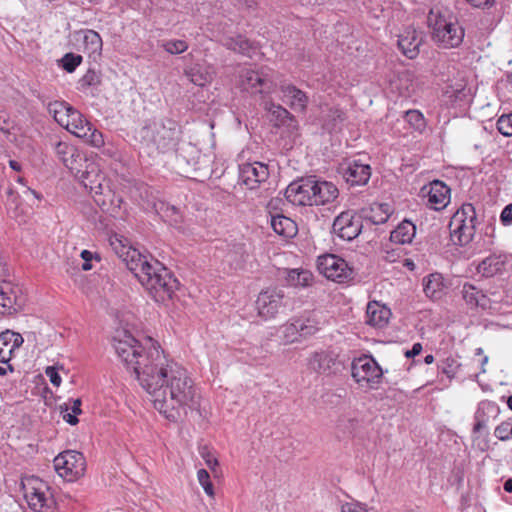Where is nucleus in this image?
Instances as JSON below:
<instances>
[{
    "mask_svg": "<svg viewBox=\"0 0 512 512\" xmlns=\"http://www.w3.org/2000/svg\"><path fill=\"white\" fill-rule=\"evenodd\" d=\"M185 75L190 82L197 86H204L210 80L208 73L203 71L201 67L197 65L185 70Z\"/></svg>",
    "mask_w": 512,
    "mask_h": 512,
    "instance_id": "obj_43",
    "label": "nucleus"
},
{
    "mask_svg": "<svg viewBox=\"0 0 512 512\" xmlns=\"http://www.w3.org/2000/svg\"><path fill=\"white\" fill-rule=\"evenodd\" d=\"M24 304L21 290L9 281L0 282V313L10 314Z\"/></svg>",
    "mask_w": 512,
    "mask_h": 512,
    "instance_id": "obj_17",
    "label": "nucleus"
},
{
    "mask_svg": "<svg viewBox=\"0 0 512 512\" xmlns=\"http://www.w3.org/2000/svg\"><path fill=\"white\" fill-rule=\"evenodd\" d=\"M201 456L210 469L214 470V468L218 465V460L209 451H207L206 448L201 451Z\"/></svg>",
    "mask_w": 512,
    "mask_h": 512,
    "instance_id": "obj_59",
    "label": "nucleus"
},
{
    "mask_svg": "<svg viewBox=\"0 0 512 512\" xmlns=\"http://www.w3.org/2000/svg\"><path fill=\"white\" fill-rule=\"evenodd\" d=\"M421 43L422 38L415 30L405 31L398 39L399 49L409 59H414L418 56Z\"/></svg>",
    "mask_w": 512,
    "mask_h": 512,
    "instance_id": "obj_30",
    "label": "nucleus"
},
{
    "mask_svg": "<svg viewBox=\"0 0 512 512\" xmlns=\"http://www.w3.org/2000/svg\"><path fill=\"white\" fill-rule=\"evenodd\" d=\"M460 364L456 359L447 357L439 365L438 369L441 373L445 374L448 378H453L459 368Z\"/></svg>",
    "mask_w": 512,
    "mask_h": 512,
    "instance_id": "obj_47",
    "label": "nucleus"
},
{
    "mask_svg": "<svg viewBox=\"0 0 512 512\" xmlns=\"http://www.w3.org/2000/svg\"><path fill=\"white\" fill-rule=\"evenodd\" d=\"M93 199L102 211L110 214L117 213L122 203V198L117 196L109 185L100 195L93 196Z\"/></svg>",
    "mask_w": 512,
    "mask_h": 512,
    "instance_id": "obj_32",
    "label": "nucleus"
},
{
    "mask_svg": "<svg viewBox=\"0 0 512 512\" xmlns=\"http://www.w3.org/2000/svg\"><path fill=\"white\" fill-rule=\"evenodd\" d=\"M318 321L312 316H301L294 319V326L291 329L298 330L300 337L314 335L319 330Z\"/></svg>",
    "mask_w": 512,
    "mask_h": 512,
    "instance_id": "obj_38",
    "label": "nucleus"
},
{
    "mask_svg": "<svg viewBox=\"0 0 512 512\" xmlns=\"http://www.w3.org/2000/svg\"><path fill=\"white\" fill-rule=\"evenodd\" d=\"M241 85L243 89L253 93H269L272 82L267 75L260 71L245 69L241 75Z\"/></svg>",
    "mask_w": 512,
    "mask_h": 512,
    "instance_id": "obj_19",
    "label": "nucleus"
},
{
    "mask_svg": "<svg viewBox=\"0 0 512 512\" xmlns=\"http://www.w3.org/2000/svg\"><path fill=\"white\" fill-rule=\"evenodd\" d=\"M161 153L173 151L179 143L181 128L172 119H163L147 128V136Z\"/></svg>",
    "mask_w": 512,
    "mask_h": 512,
    "instance_id": "obj_6",
    "label": "nucleus"
},
{
    "mask_svg": "<svg viewBox=\"0 0 512 512\" xmlns=\"http://www.w3.org/2000/svg\"><path fill=\"white\" fill-rule=\"evenodd\" d=\"M176 166L183 173L189 172L188 167L190 166V161L185 158L182 152L179 151L176 153Z\"/></svg>",
    "mask_w": 512,
    "mask_h": 512,
    "instance_id": "obj_58",
    "label": "nucleus"
},
{
    "mask_svg": "<svg viewBox=\"0 0 512 512\" xmlns=\"http://www.w3.org/2000/svg\"><path fill=\"white\" fill-rule=\"evenodd\" d=\"M496 125L499 133L504 136H512V113L500 116Z\"/></svg>",
    "mask_w": 512,
    "mask_h": 512,
    "instance_id": "obj_49",
    "label": "nucleus"
},
{
    "mask_svg": "<svg viewBox=\"0 0 512 512\" xmlns=\"http://www.w3.org/2000/svg\"><path fill=\"white\" fill-rule=\"evenodd\" d=\"M80 83L82 87L98 86L101 83V78L96 71L89 69L80 79Z\"/></svg>",
    "mask_w": 512,
    "mask_h": 512,
    "instance_id": "obj_51",
    "label": "nucleus"
},
{
    "mask_svg": "<svg viewBox=\"0 0 512 512\" xmlns=\"http://www.w3.org/2000/svg\"><path fill=\"white\" fill-rule=\"evenodd\" d=\"M266 109L271 115V121L274 122V126L280 127L285 125L288 120H293V115L281 105L270 103L266 106Z\"/></svg>",
    "mask_w": 512,
    "mask_h": 512,
    "instance_id": "obj_40",
    "label": "nucleus"
},
{
    "mask_svg": "<svg viewBox=\"0 0 512 512\" xmlns=\"http://www.w3.org/2000/svg\"><path fill=\"white\" fill-rule=\"evenodd\" d=\"M56 472L72 481L85 472V458L82 453L74 450H67L57 455L53 460Z\"/></svg>",
    "mask_w": 512,
    "mask_h": 512,
    "instance_id": "obj_10",
    "label": "nucleus"
},
{
    "mask_svg": "<svg viewBox=\"0 0 512 512\" xmlns=\"http://www.w3.org/2000/svg\"><path fill=\"white\" fill-rule=\"evenodd\" d=\"M221 42L227 49L249 57L256 49L254 44L242 35L225 36Z\"/></svg>",
    "mask_w": 512,
    "mask_h": 512,
    "instance_id": "obj_33",
    "label": "nucleus"
},
{
    "mask_svg": "<svg viewBox=\"0 0 512 512\" xmlns=\"http://www.w3.org/2000/svg\"><path fill=\"white\" fill-rule=\"evenodd\" d=\"M500 221L504 226H509L512 224V203L506 205L501 214Z\"/></svg>",
    "mask_w": 512,
    "mask_h": 512,
    "instance_id": "obj_57",
    "label": "nucleus"
},
{
    "mask_svg": "<svg viewBox=\"0 0 512 512\" xmlns=\"http://www.w3.org/2000/svg\"><path fill=\"white\" fill-rule=\"evenodd\" d=\"M82 56L72 52L66 53L60 60V66L68 73H72L82 63Z\"/></svg>",
    "mask_w": 512,
    "mask_h": 512,
    "instance_id": "obj_44",
    "label": "nucleus"
},
{
    "mask_svg": "<svg viewBox=\"0 0 512 512\" xmlns=\"http://www.w3.org/2000/svg\"><path fill=\"white\" fill-rule=\"evenodd\" d=\"M74 39L76 41H81L84 46V52H86L89 57H98L102 52V38L101 36L94 30L91 29H81L75 31Z\"/></svg>",
    "mask_w": 512,
    "mask_h": 512,
    "instance_id": "obj_21",
    "label": "nucleus"
},
{
    "mask_svg": "<svg viewBox=\"0 0 512 512\" xmlns=\"http://www.w3.org/2000/svg\"><path fill=\"white\" fill-rule=\"evenodd\" d=\"M447 290V285L440 273H432L423 278V291L425 295L433 300H440Z\"/></svg>",
    "mask_w": 512,
    "mask_h": 512,
    "instance_id": "obj_29",
    "label": "nucleus"
},
{
    "mask_svg": "<svg viewBox=\"0 0 512 512\" xmlns=\"http://www.w3.org/2000/svg\"><path fill=\"white\" fill-rule=\"evenodd\" d=\"M271 227L273 230L281 236L291 238L297 233L296 223L289 217L284 215H272L271 216Z\"/></svg>",
    "mask_w": 512,
    "mask_h": 512,
    "instance_id": "obj_35",
    "label": "nucleus"
},
{
    "mask_svg": "<svg viewBox=\"0 0 512 512\" xmlns=\"http://www.w3.org/2000/svg\"><path fill=\"white\" fill-rule=\"evenodd\" d=\"M477 224L475 207L471 203H464L450 221V235L454 244L464 246L472 241Z\"/></svg>",
    "mask_w": 512,
    "mask_h": 512,
    "instance_id": "obj_5",
    "label": "nucleus"
},
{
    "mask_svg": "<svg viewBox=\"0 0 512 512\" xmlns=\"http://www.w3.org/2000/svg\"><path fill=\"white\" fill-rule=\"evenodd\" d=\"M68 110L76 109L65 102H55L49 106V112L53 114L54 119L65 128L66 121H68V115H70V111Z\"/></svg>",
    "mask_w": 512,
    "mask_h": 512,
    "instance_id": "obj_42",
    "label": "nucleus"
},
{
    "mask_svg": "<svg viewBox=\"0 0 512 512\" xmlns=\"http://www.w3.org/2000/svg\"><path fill=\"white\" fill-rule=\"evenodd\" d=\"M336 355L329 351H316L308 359V367L319 374H331L337 370Z\"/></svg>",
    "mask_w": 512,
    "mask_h": 512,
    "instance_id": "obj_20",
    "label": "nucleus"
},
{
    "mask_svg": "<svg viewBox=\"0 0 512 512\" xmlns=\"http://www.w3.org/2000/svg\"><path fill=\"white\" fill-rule=\"evenodd\" d=\"M269 177L268 166L261 162L244 163L239 166V183L248 189H256Z\"/></svg>",
    "mask_w": 512,
    "mask_h": 512,
    "instance_id": "obj_15",
    "label": "nucleus"
},
{
    "mask_svg": "<svg viewBox=\"0 0 512 512\" xmlns=\"http://www.w3.org/2000/svg\"><path fill=\"white\" fill-rule=\"evenodd\" d=\"M29 507L35 512H51L54 507V500L48 497L40 488H32L25 493Z\"/></svg>",
    "mask_w": 512,
    "mask_h": 512,
    "instance_id": "obj_31",
    "label": "nucleus"
},
{
    "mask_svg": "<svg viewBox=\"0 0 512 512\" xmlns=\"http://www.w3.org/2000/svg\"><path fill=\"white\" fill-rule=\"evenodd\" d=\"M421 351H422L421 343H415V344H413V346H412V348L410 350H407L405 352V356L407 358H412V357H414L416 355H419Z\"/></svg>",
    "mask_w": 512,
    "mask_h": 512,
    "instance_id": "obj_62",
    "label": "nucleus"
},
{
    "mask_svg": "<svg viewBox=\"0 0 512 512\" xmlns=\"http://www.w3.org/2000/svg\"><path fill=\"white\" fill-rule=\"evenodd\" d=\"M197 478L205 493L209 496H213V484L210 481L209 473L205 469H200L197 472Z\"/></svg>",
    "mask_w": 512,
    "mask_h": 512,
    "instance_id": "obj_50",
    "label": "nucleus"
},
{
    "mask_svg": "<svg viewBox=\"0 0 512 512\" xmlns=\"http://www.w3.org/2000/svg\"><path fill=\"white\" fill-rule=\"evenodd\" d=\"M427 24L432 30V40L440 47L456 48L462 44L464 28L450 10L437 6L431 8L427 16Z\"/></svg>",
    "mask_w": 512,
    "mask_h": 512,
    "instance_id": "obj_2",
    "label": "nucleus"
},
{
    "mask_svg": "<svg viewBox=\"0 0 512 512\" xmlns=\"http://www.w3.org/2000/svg\"><path fill=\"white\" fill-rule=\"evenodd\" d=\"M161 46L167 53L172 55L181 54L188 49L187 42L181 39H171L163 41Z\"/></svg>",
    "mask_w": 512,
    "mask_h": 512,
    "instance_id": "obj_45",
    "label": "nucleus"
},
{
    "mask_svg": "<svg viewBox=\"0 0 512 512\" xmlns=\"http://www.w3.org/2000/svg\"><path fill=\"white\" fill-rule=\"evenodd\" d=\"M23 343V337L19 333L6 330L0 333V363L8 364L13 352Z\"/></svg>",
    "mask_w": 512,
    "mask_h": 512,
    "instance_id": "obj_24",
    "label": "nucleus"
},
{
    "mask_svg": "<svg viewBox=\"0 0 512 512\" xmlns=\"http://www.w3.org/2000/svg\"><path fill=\"white\" fill-rule=\"evenodd\" d=\"M294 299L279 287H271L259 293L256 300L258 316L264 320L276 318L278 314L292 311Z\"/></svg>",
    "mask_w": 512,
    "mask_h": 512,
    "instance_id": "obj_4",
    "label": "nucleus"
},
{
    "mask_svg": "<svg viewBox=\"0 0 512 512\" xmlns=\"http://www.w3.org/2000/svg\"><path fill=\"white\" fill-rule=\"evenodd\" d=\"M45 374L49 377L50 382L58 387L61 384V377L54 366H48L45 370Z\"/></svg>",
    "mask_w": 512,
    "mask_h": 512,
    "instance_id": "obj_56",
    "label": "nucleus"
},
{
    "mask_svg": "<svg viewBox=\"0 0 512 512\" xmlns=\"http://www.w3.org/2000/svg\"><path fill=\"white\" fill-rule=\"evenodd\" d=\"M81 258L83 259V264H82V270L84 271H88V270H91L92 269V265H91V260L93 258H96V259H100L99 256L97 254H93L91 251L89 250H83L81 252Z\"/></svg>",
    "mask_w": 512,
    "mask_h": 512,
    "instance_id": "obj_55",
    "label": "nucleus"
},
{
    "mask_svg": "<svg viewBox=\"0 0 512 512\" xmlns=\"http://www.w3.org/2000/svg\"><path fill=\"white\" fill-rule=\"evenodd\" d=\"M391 311L377 301L369 302L366 308V323L370 326L383 328L390 319Z\"/></svg>",
    "mask_w": 512,
    "mask_h": 512,
    "instance_id": "obj_27",
    "label": "nucleus"
},
{
    "mask_svg": "<svg viewBox=\"0 0 512 512\" xmlns=\"http://www.w3.org/2000/svg\"><path fill=\"white\" fill-rule=\"evenodd\" d=\"M377 209L380 210L382 213L380 214L379 218H376L375 216H370L369 220L373 224H383L385 223L389 218V205L388 204H379L377 205Z\"/></svg>",
    "mask_w": 512,
    "mask_h": 512,
    "instance_id": "obj_52",
    "label": "nucleus"
},
{
    "mask_svg": "<svg viewBox=\"0 0 512 512\" xmlns=\"http://www.w3.org/2000/svg\"><path fill=\"white\" fill-rule=\"evenodd\" d=\"M416 234V226L409 220H403L390 234V240L396 244L411 243Z\"/></svg>",
    "mask_w": 512,
    "mask_h": 512,
    "instance_id": "obj_34",
    "label": "nucleus"
},
{
    "mask_svg": "<svg viewBox=\"0 0 512 512\" xmlns=\"http://www.w3.org/2000/svg\"><path fill=\"white\" fill-rule=\"evenodd\" d=\"M345 120V114L336 107H330L323 114V128L328 132H333L341 128V124Z\"/></svg>",
    "mask_w": 512,
    "mask_h": 512,
    "instance_id": "obj_37",
    "label": "nucleus"
},
{
    "mask_svg": "<svg viewBox=\"0 0 512 512\" xmlns=\"http://www.w3.org/2000/svg\"><path fill=\"white\" fill-rule=\"evenodd\" d=\"M422 193L427 196V204L431 209L441 210L450 201V188L440 180L432 181L422 188Z\"/></svg>",
    "mask_w": 512,
    "mask_h": 512,
    "instance_id": "obj_18",
    "label": "nucleus"
},
{
    "mask_svg": "<svg viewBox=\"0 0 512 512\" xmlns=\"http://www.w3.org/2000/svg\"><path fill=\"white\" fill-rule=\"evenodd\" d=\"M287 283L295 287L310 286L313 281V274L308 270L293 269L287 273Z\"/></svg>",
    "mask_w": 512,
    "mask_h": 512,
    "instance_id": "obj_39",
    "label": "nucleus"
},
{
    "mask_svg": "<svg viewBox=\"0 0 512 512\" xmlns=\"http://www.w3.org/2000/svg\"><path fill=\"white\" fill-rule=\"evenodd\" d=\"M317 268L327 279L338 283L351 280L354 274L353 269L348 266V263L334 254L318 257Z\"/></svg>",
    "mask_w": 512,
    "mask_h": 512,
    "instance_id": "obj_9",
    "label": "nucleus"
},
{
    "mask_svg": "<svg viewBox=\"0 0 512 512\" xmlns=\"http://www.w3.org/2000/svg\"><path fill=\"white\" fill-rule=\"evenodd\" d=\"M500 413L497 403L489 400L481 401L475 413V424L473 432L478 433L485 429L491 420H495Z\"/></svg>",
    "mask_w": 512,
    "mask_h": 512,
    "instance_id": "obj_22",
    "label": "nucleus"
},
{
    "mask_svg": "<svg viewBox=\"0 0 512 512\" xmlns=\"http://www.w3.org/2000/svg\"><path fill=\"white\" fill-rule=\"evenodd\" d=\"M60 411L62 414V418L70 425H76L79 420L77 418V414H74L73 412H69V407L65 403L63 405H60Z\"/></svg>",
    "mask_w": 512,
    "mask_h": 512,
    "instance_id": "obj_53",
    "label": "nucleus"
},
{
    "mask_svg": "<svg viewBox=\"0 0 512 512\" xmlns=\"http://www.w3.org/2000/svg\"><path fill=\"white\" fill-rule=\"evenodd\" d=\"M71 410L74 414H81L82 413V410H81V400L80 399H75L73 400V405L71 407Z\"/></svg>",
    "mask_w": 512,
    "mask_h": 512,
    "instance_id": "obj_64",
    "label": "nucleus"
},
{
    "mask_svg": "<svg viewBox=\"0 0 512 512\" xmlns=\"http://www.w3.org/2000/svg\"><path fill=\"white\" fill-rule=\"evenodd\" d=\"M383 374L382 368L372 356H362L352 362L351 375L361 387L377 388Z\"/></svg>",
    "mask_w": 512,
    "mask_h": 512,
    "instance_id": "obj_7",
    "label": "nucleus"
},
{
    "mask_svg": "<svg viewBox=\"0 0 512 512\" xmlns=\"http://www.w3.org/2000/svg\"><path fill=\"white\" fill-rule=\"evenodd\" d=\"M471 6L475 8H490L494 5L495 0H466Z\"/></svg>",
    "mask_w": 512,
    "mask_h": 512,
    "instance_id": "obj_61",
    "label": "nucleus"
},
{
    "mask_svg": "<svg viewBox=\"0 0 512 512\" xmlns=\"http://www.w3.org/2000/svg\"><path fill=\"white\" fill-rule=\"evenodd\" d=\"M508 257L505 254H492L483 259L477 266V271L483 277L489 278L501 273L505 269Z\"/></svg>",
    "mask_w": 512,
    "mask_h": 512,
    "instance_id": "obj_28",
    "label": "nucleus"
},
{
    "mask_svg": "<svg viewBox=\"0 0 512 512\" xmlns=\"http://www.w3.org/2000/svg\"><path fill=\"white\" fill-rule=\"evenodd\" d=\"M54 150L58 159L74 175H78L82 171L83 165L88 160L75 146L66 142L58 141L54 145Z\"/></svg>",
    "mask_w": 512,
    "mask_h": 512,
    "instance_id": "obj_14",
    "label": "nucleus"
},
{
    "mask_svg": "<svg viewBox=\"0 0 512 512\" xmlns=\"http://www.w3.org/2000/svg\"><path fill=\"white\" fill-rule=\"evenodd\" d=\"M359 428V420L355 417L341 416L337 421V430L343 437H353Z\"/></svg>",
    "mask_w": 512,
    "mask_h": 512,
    "instance_id": "obj_41",
    "label": "nucleus"
},
{
    "mask_svg": "<svg viewBox=\"0 0 512 512\" xmlns=\"http://www.w3.org/2000/svg\"><path fill=\"white\" fill-rule=\"evenodd\" d=\"M74 176L80 179L83 186L89 189L92 196L100 195L104 188L109 185L106 175L101 172L98 165L93 161L86 160L82 171Z\"/></svg>",
    "mask_w": 512,
    "mask_h": 512,
    "instance_id": "obj_12",
    "label": "nucleus"
},
{
    "mask_svg": "<svg viewBox=\"0 0 512 512\" xmlns=\"http://www.w3.org/2000/svg\"><path fill=\"white\" fill-rule=\"evenodd\" d=\"M362 228V218L353 210L343 211L332 224V232L347 241L355 239L361 233Z\"/></svg>",
    "mask_w": 512,
    "mask_h": 512,
    "instance_id": "obj_11",
    "label": "nucleus"
},
{
    "mask_svg": "<svg viewBox=\"0 0 512 512\" xmlns=\"http://www.w3.org/2000/svg\"><path fill=\"white\" fill-rule=\"evenodd\" d=\"M312 183L313 177L292 182L285 190L286 199L294 205L313 206Z\"/></svg>",
    "mask_w": 512,
    "mask_h": 512,
    "instance_id": "obj_16",
    "label": "nucleus"
},
{
    "mask_svg": "<svg viewBox=\"0 0 512 512\" xmlns=\"http://www.w3.org/2000/svg\"><path fill=\"white\" fill-rule=\"evenodd\" d=\"M294 326V320L283 327V334L286 342H294L299 336L298 330L290 329Z\"/></svg>",
    "mask_w": 512,
    "mask_h": 512,
    "instance_id": "obj_54",
    "label": "nucleus"
},
{
    "mask_svg": "<svg viewBox=\"0 0 512 512\" xmlns=\"http://www.w3.org/2000/svg\"><path fill=\"white\" fill-rule=\"evenodd\" d=\"M511 426L512 418H508L506 421L501 422L494 430V435L501 441H508L511 439Z\"/></svg>",
    "mask_w": 512,
    "mask_h": 512,
    "instance_id": "obj_48",
    "label": "nucleus"
},
{
    "mask_svg": "<svg viewBox=\"0 0 512 512\" xmlns=\"http://www.w3.org/2000/svg\"><path fill=\"white\" fill-rule=\"evenodd\" d=\"M148 343L150 347L144 348L127 331L113 338L115 352L149 394L154 408L169 421L177 422L199 407L195 384L187 370L168 359L156 342L149 338Z\"/></svg>",
    "mask_w": 512,
    "mask_h": 512,
    "instance_id": "obj_1",
    "label": "nucleus"
},
{
    "mask_svg": "<svg viewBox=\"0 0 512 512\" xmlns=\"http://www.w3.org/2000/svg\"><path fill=\"white\" fill-rule=\"evenodd\" d=\"M342 512H367L366 508L360 503H345L342 505Z\"/></svg>",
    "mask_w": 512,
    "mask_h": 512,
    "instance_id": "obj_60",
    "label": "nucleus"
},
{
    "mask_svg": "<svg viewBox=\"0 0 512 512\" xmlns=\"http://www.w3.org/2000/svg\"><path fill=\"white\" fill-rule=\"evenodd\" d=\"M8 117L3 114V112H0V130L4 132H8Z\"/></svg>",
    "mask_w": 512,
    "mask_h": 512,
    "instance_id": "obj_63",
    "label": "nucleus"
},
{
    "mask_svg": "<svg viewBox=\"0 0 512 512\" xmlns=\"http://www.w3.org/2000/svg\"><path fill=\"white\" fill-rule=\"evenodd\" d=\"M460 294L470 309L477 307L486 308L488 306L489 299L487 295L470 282H464L460 286Z\"/></svg>",
    "mask_w": 512,
    "mask_h": 512,
    "instance_id": "obj_25",
    "label": "nucleus"
},
{
    "mask_svg": "<svg viewBox=\"0 0 512 512\" xmlns=\"http://www.w3.org/2000/svg\"><path fill=\"white\" fill-rule=\"evenodd\" d=\"M130 256V260L127 258L124 261L127 262L128 269L135 275V277L142 283V273H147L148 271L144 270L146 265H152L153 260L149 261L146 256L141 255L136 250H132V252H127V257Z\"/></svg>",
    "mask_w": 512,
    "mask_h": 512,
    "instance_id": "obj_36",
    "label": "nucleus"
},
{
    "mask_svg": "<svg viewBox=\"0 0 512 512\" xmlns=\"http://www.w3.org/2000/svg\"><path fill=\"white\" fill-rule=\"evenodd\" d=\"M280 91L291 109L299 112L306 110L309 98L304 91L292 84H282Z\"/></svg>",
    "mask_w": 512,
    "mask_h": 512,
    "instance_id": "obj_26",
    "label": "nucleus"
},
{
    "mask_svg": "<svg viewBox=\"0 0 512 512\" xmlns=\"http://www.w3.org/2000/svg\"><path fill=\"white\" fill-rule=\"evenodd\" d=\"M345 181L351 186L366 185L371 177V167L360 160H348L339 167Z\"/></svg>",
    "mask_w": 512,
    "mask_h": 512,
    "instance_id": "obj_13",
    "label": "nucleus"
},
{
    "mask_svg": "<svg viewBox=\"0 0 512 512\" xmlns=\"http://www.w3.org/2000/svg\"><path fill=\"white\" fill-rule=\"evenodd\" d=\"M145 267L144 270L149 272L142 273L141 284L150 297L157 303L172 299L180 285L173 273L157 260H153L152 265Z\"/></svg>",
    "mask_w": 512,
    "mask_h": 512,
    "instance_id": "obj_3",
    "label": "nucleus"
},
{
    "mask_svg": "<svg viewBox=\"0 0 512 512\" xmlns=\"http://www.w3.org/2000/svg\"><path fill=\"white\" fill-rule=\"evenodd\" d=\"M313 205L319 206L334 201L338 196V189L328 181H318L313 177L312 183Z\"/></svg>",
    "mask_w": 512,
    "mask_h": 512,
    "instance_id": "obj_23",
    "label": "nucleus"
},
{
    "mask_svg": "<svg viewBox=\"0 0 512 512\" xmlns=\"http://www.w3.org/2000/svg\"><path fill=\"white\" fill-rule=\"evenodd\" d=\"M405 120L415 130L422 131L425 128V119L418 110H409L405 113Z\"/></svg>",
    "mask_w": 512,
    "mask_h": 512,
    "instance_id": "obj_46",
    "label": "nucleus"
},
{
    "mask_svg": "<svg viewBox=\"0 0 512 512\" xmlns=\"http://www.w3.org/2000/svg\"><path fill=\"white\" fill-rule=\"evenodd\" d=\"M69 111L70 115H68V121H66V129L76 137L84 139L91 146L97 148L103 146L102 133L93 128L92 124L78 110Z\"/></svg>",
    "mask_w": 512,
    "mask_h": 512,
    "instance_id": "obj_8",
    "label": "nucleus"
}]
</instances>
